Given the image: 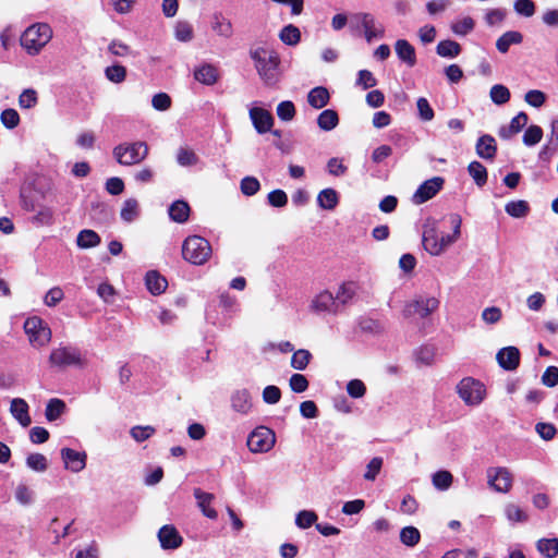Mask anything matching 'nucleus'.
I'll use <instances>...</instances> for the list:
<instances>
[{"instance_id": "obj_1", "label": "nucleus", "mask_w": 558, "mask_h": 558, "mask_svg": "<svg viewBox=\"0 0 558 558\" xmlns=\"http://www.w3.org/2000/svg\"><path fill=\"white\" fill-rule=\"evenodd\" d=\"M452 232L450 234L442 233L436 220L429 219L423 226L422 243L424 250L432 256H439L454 244L461 235L462 219L459 215L450 216Z\"/></svg>"}, {"instance_id": "obj_2", "label": "nucleus", "mask_w": 558, "mask_h": 558, "mask_svg": "<svg viewBox=\"0 0 558 558\" xmlns=\"http://www.w3.org/2000/svg\"><path fill=\"white\" fill-rule=\"evenodd\" d=\"M250 57L264 84L275 86L280 80L279 54L274 49L260 46L251 49Z\"/></svg>"}, {"instance_id": "obj_3", "label": "nucleus", "mask_w": 558, "mask_h": 558, "mask_svg": "<svg viewBox=\"0 0 558 558\" xmlns=\"http://www.w3.org/2000/svg\"><path fill=\"white\" fill-rule=\"evenodd\" d=\"M52 28L47 23L28 26L21 36V46L31 56L38 54L52 38Z\"/></svg>"}, {"instance_id": "obj_4", "label": "nucleus", "mask_w": 558, "mask_h": 558, "mask_svg": "<svg viewBox=\"0 0 558 558\" xmlns=\"http://www.w3.org/2000/svg\"><path fill=\"white\" fill-rule=\"evenodd\" d=\"M148 150V145L145 142H124L113 148L112 155L121 166H134L147 157Z\"/></svg>"}, {"instance_id": "obj_5", "label": "nucleus", "mask_w": 558, "mask_h": 558, "mask_svg": "<svg viewBox=\"0 0 558 558\" xmlns=\"http://www.w3.org/2000/svg\"><path fill=\"white\" fill-rule=\"evenodd\" d=\"M210 243L203 236H187L182 244L183 258L193 265H204L211 256Z\"/></svg>"}, {"instance_id": "obj_6", "label": "nucleus", "mask_w": 558, "mask_h": 558, "mask_svg": "<svg viewBox=\"0 0 558 558\" xmlns=\"http://www.w3.org/2000/svg\"><path fill=\"white\" fill-rule=\"evenodd\" d=\"M456 391L459 398L468 407H478L483 403L487 396L485 385L473 377L462 378L458 383Z\"/></svg>"}, {"instance_id": "obj_7", "label": "nucleus", "mask_w": 558, "mask_h": 558, "mask_svg": "<svg viewBox=\"0 0 558 558\" xmlns=\"http://www.w3.org/2000/svg\"><path fill=\"white\" fill-rule=\"evenodd\" d=\"M49 363L52 367L58 368H83L86 365V359L83 356L81 350L75 347L59 345L51 350Z\"/></svg>"}, {"instance_id": "obj_8", "label": "nucleus", "mask_w": 558, "mask_h": 558, "mask_svg": "<svg viewBox=\"0 0 558 558\" xmlns=\"http://www.w3.org/2000/svg\"><path fill=\"white\" fill-rule=\"evenodd\" d=\"M23 327L28 342L35 349H41L50 342L52 337L51 329L40 317H28L24 322Z\"/></svg>"}, {"instance_id": "obj_9", "label": "nucleus", "mask_w": 558, "mask_h": 558, "mask_svg": "<svg viewBox=\"0 0 558 558\" xmlns=\"http://www.w3.org/2000/svg\"><path fill=\"white\" fill-rule=\"evenodd\" d=\"M439 300L429 295H417L409 301L402 311L405 318L417 315L421 318H426L432 315L439 307Z\"/></svg>"}, {"instance_id": "obj_10", "label": "nucleus", "mask_w": 558, "mask_h": 558, "mask_svg": "<svg viewBox=\"0 0 558 558\" xmlns=\"http://www.w3.org/2000/svg\"><path fill=\"white\" fill-rule=\"evenodd\" d=\"M351 25L362 27L364 31L365 39L371 43L375 38H381L385 33L384 26L375 19V16L367 12H359L351 15Z\"/></svg>"}, {"instance_id": "obj_11", "label": "nucleus", "mask_w": 558, "mask_h": 558, "mask_svg": "<svg viewBox=\"0 0 558 558\" xmlns=\"http://www.w3.org/2000/svg\"><path fill=\"white\" fill-rule=\"evenodd\" d=\"M276 442L275 433L264 426L255 428L247 437V447L253 453L270 451Z\"/></svg>"}, {"instance_id": "obj_12", "label": "nucleus", "mask_w": 558, "mask_h": 558, "mask_svg": "<svg viewBox=\"0 0 558 558\" xmlns=\"http://www.w3.org/2000/svg\"><path fill=\"white\" fill-rule=\"evenodd\" d=\"M487 484L497 493L506 494L512 488V473L504 466H492L486 471Z\"/></svg>"}, {"instance_id": "obj_13", "label": "nucleus", "mask_w": 558, "mask_h": 558, "mask_svg": "<svg viewBox=\"0 0 558 558\" xmlns=\"http://www.w3.org/2000/svg\"><path fill=\"white\" fill-rule=\"evenodd\" d=\"M444 182L441 177H434L423 182L413 194V203L421 205L433 198L442 189Z\"/></svg>"}, {"instance_id": "obj_14", "label": "nucleus", "mask_w": 558, "mask_h": 558, "mask_svg": "<svg viewBox=\"0 0 558 558\" xmlns=\"http://www.w3.org/2000/svg\"><path fill=\"white\" fill-rule=\"evenodd\" d=\"M64 468L73 473H80L86 468L87 454L85 451H76L71 448L60 450Z\"/></svg>"}, {"instance_id": "obj_15", "label": "nucleus", "mask_w": 558, "mask_h": 558, "mask_svg": "<svg viewBox=\"0 0 558 558\" xmlns=\"http://www.w3.org/2000/svg\"><path fill=\"white\" fill-rule=\"evenodd\" d=\"M338 305L336 295L324 290L313 298L310 307L315 313H336Z\"/></svg>"}, {"instance_id": "obj_16", "label": "nucleus", "mask_w": 558, "mask_h": 558, "mask_svg": "<svg viewBox=\"0 0 558 558\" xmlns=\"http://www.w3.org/2000/svg\"><path fill=\"white\" fill-rule=\"evenodd\" d=\"M248 114L257 133L265 134L271 130L274 118L268 110L259 107H251Z\"/></svg>"}, {"instance_id": "obj_17", "label": "nucleus", "mask_w": 558, "mask_h": 558, "mask_svg": "<svg viewBox=\"0 0 558 558\" xmlns=\"http://www.w3.org/2000/svg\"><path fill=\"white\" fill-rule=\"evenodd\" d=\"M499 366L506 371H514L520 363V351L515 347H506L496 355Z\"/></svg>"}, {"instance_id": "obj_18", "label": "nucleus", "mask_w": 558, "mask_h": 558, "mask_svg": "<svg viewBox=\"0 0 558 558\" xmlns=\"http://www.w3.org/2000/svg\"><path fill=\"white\" fill-rule=\"evenodd\" d=\"M158 538L163 549H175L182 544V537L172 525L162 526L158 532Z\"/></svg>"}, {"instance_id": "obj_19", "label": "nucleus", "mask_w": 558, "mask_h": 558, "mask_svg": "<svg viewBox=\"0 0 558 558\" xmlns=\"http://www.w3.org/2000/svg\"><path fill=\"white\" fill-rule=\"evenodd\" d=\"M10 413L23 426L28 427L32 423L29 407L22 398H14L10 404Z\"/></svg>"}, {"instance_id": "obj_20", "label": "nucleus", "mask_w": 558, "mask_h": 558, "mask_svg": "<svg viewBox=\"0 0 558 558\" xmlns=\"http://www.w3.org/2000/svg\"><path fill=\"white\" fill-rule=\"evenodd\" d=\"M478 157L487 160H493L497 153L495 138L492 135H482L475 146Z\"/></svg>"}, {"instance_id": "obj_21", "label": "nucleus", "mask_w": 558, "mask_h": 558, "mask_svg": "<svg viewBox=\"0 0 558 558\" xmlns=\"http://www.w3.org/2000/svg\"><path fill=\"white\" fill-rule=\"evenodd\" d=\"M194 78L207 86L214 85L219 78V72L216 66L204 63L194 71Z\"/></svg>"}, {"instance_id": "obj_22", "label": "nucleus", "mask_w": 558, "mask_h": 558, "mask_svg": "<svg viewBox=\"0 0 558 558\" xmlns=\"http://www.w3.org/2000/svg\"><path fill=\"white\" fill-rule=\"evenodd\" d=\"M395 50L398 58L408 66L412 68L416 63L414 47L405 39H398L395 44Z\"/></svg>"}, {"instance_id": "obj_23", "label": "nucleus", "mask_w": 558, "mask_h": 558, "mask_svg": "<svg viewBox=\"0 0 558 558\" xmlns=\"http://www.w3.org/2000/svg\"><path fill=\"white\" fill-rule=\"evenodd\" d=\"M527 114L525 112H519L512 118L508 126H501L498 134L504 140H509L514 134L519 133L527 123Z\"/></svg>"}, {"instance_id": "obj_24", "label": "nucleus", "mask_w": 558, "mask_h": 558, "mask_svg": "<svg viewBox=\"0 0 558 558\" xmlns=\"http://www.w3.org/2000/svg\"><path fill=\"white\" fill-rule=\"evenodd\" d=\"M231 407L241 414H247L252 408L250 392L246 389L235 390L231 396Z\"/></svg>"}, {"instance_id": "obj_25", "label": "nucleus", "mask_w": 558, "mask_h": 558, "mask_svg": "<svg viewBox=\"0 0 558 558\" xmlns=\"http://www.w3.org/2000/svg\"><path fill=\"white\" fill-rule=\"evenodd\" d=\"M360 290V286L356 281H344L342 282L336 293L338 304H348L352 301Z\"/></svg>"}, {"instance_id": "obj_26", "label": "nucleus", "mask_w": 558, "mask_h": 558, "mask_svg": "<svg viewBox=\"0 0 558 558\" xmlns=\"http://www.w3.org/2000/svg\"><path fill=\"white\" fill-rule=\"evenodd\" d=\"M194 497L197 500V505L201 508L203 514L209 519L217 518V511L210 507L211 501L214 500V495L209 493H205L199 488L194 489Z\"/></svg>"}, {"instance_id": "obj_27", "label": "nucleus", "mask_w": 558, "mask_h": 558, "mask_svg": "<svg viewBox=\"0 0 558 558\" xmlns=\"http://www.w3.org/2000/svg\"><path fill=\"white\" fill-rule=\"evenodd\" d=\"M330 95L326 87L317 86L307 94V102L314 109H322L329 102Z\"/></svg>"}, {"instance_id": "obj_28", "label": "nucleus", "mask_w": 558, "mask_h": 558, "mask_svg": "<svg viewBox=\"0 0 558 558\" xmlns=\"http://www.w3.org/2000/svg\"><path fill=\"white\" fill-rule=\"evenodd\" d=\"M145 282L148 291L154 295H159L165 292L168 286L166 278L155 270H150L146 274Z\"/></svg>"}, {"instance_id": "obj_29", "label": "nucleus", "mask_w": 558, "mask_h": 558, "mask_svg": "<svg viewBox=\"0 0 558 558\" xmlns=\"http://www.w3.org/2000/svg\"><path fill=\"white\" fill-rule=\"evenodd\" d=\"M213 31L220 37L230 38L233 35V26L229 19L221 13H216L211 22Z\"/></svg>"}, {"instance_id": "obj_30", "label": "nucleus", "mask_w": 558, "mask_h": 558, "mask_svg": "<svg viewBox=\"0 0 558 558\" xmlns=\"http://www.w3.org/2000/svg\"><path fill=\"white\" fill-rule=\"evenodd\" d=\"M317 204L325 210H333L339 204V194L335 189L327 187L317 195Z\"/></svg>"}, {"instance_id": "obj_31", "label": "nucleus", "mask_w": 558, "mask_h": 558, "mask_svg": "<svg viewBox=\"0 0 558 558\" xmlns=\"http://www.w3.org/2000/svg\"><path fill=\"white\" fill-rule=\"evenodd\" d=\"M140 214L141 207L136 198L131 197L123 202L120 210V217L124 222H133L140 217Z\"/></svg>"}, {"instance_id": "obj_32", "label": "nucleus", "mask_w": 558, "mask_h": 558, "mask_svg": "<svg viewBox=\"0 0 558 558\" xmlns=\"http://www.w3.org/2000/svg\"><path fill=\"white\" fill-rule=\"evenodd\" d=\"M523 40V36L520 32L509 31L502 34L496 41V47L499 52L506 53L511 45H519Z\"/></svg>"}, {"instance_id": "obj_33", "label": "nucleus", "mask_w": 558, "mask_h": 558, "mask_svg": "<svg viewBox=\"0 0 558 558\" xmlns=\"http://www.w3.org/2000/svg\"><path fill=\"white\" fill-rule=\"evenodd\" d=\"M65 402L59 398H52L48 401L45 410V417L48 422L59 420L65 412Z\"/></svg>"}, {"instance_id": "obj_34", "label": "nucleus", "mask_w": 558, "mask_h": 558, "mask_svg": "<svg viewBox=\"0 0 558 558\" xmlns=\"http://www.w3.org/2000/svg\"><path fill=\"white\" fill-rule=\"evenodd\" d=\"M100 244V236L97 232L90 229H84L78 232L76 236V245L80 248L86 250L96 247Z\"/></svg>"}, {"instance_id": "obj_35", "label": "nucleus", "mask_w": 558, "mask_h": 558, "mask_svg": "<svg viewBox=\"0 0 558 558\" xmlns=\"http://www.w3.org/2000/svg\"><path fill=\"white\" fill-rule=\"evenodd\" d=\"M171 220L183 223L189 219L190 206L183 201H175L168 209Z\"/></svg>"}, {"instance_id": "obj_36", "label": "nucleus", "mask_w": 558, "mask_h": 558, "mask_svg": "<svg viewBox=\"0 0 558 558\" xmlns=\"http://www.w3.org/2000/svg\"><path fill=\"white\" fill-rule=\"evenodd\" d=\"M339 123L338 113L332 109H326L317 118L318 126L324 131L333 130Z\"/></svg>"}, {"instance_id": "obj_37", "label": "nucleus", "mask_w": 558, "mask_h": 558, "mask_svg": "<svg viewBox=\"0 0 558 558\" xmlns=\"http://www.w3.org/2000/svg\"><path fill=\"white\" fill-rule=\"evenodd\" d=\"M279 38L288 46H296L301 41V32L295 25L289 24L282 27Z\"/></svg>"}, {"instance_id": "obj_38", "label": "nucleus", "mask_w": 558, "mask_h": 558, "mask_svg": "<svg viewBox=\"0 0 558 558\" xmlns=\"http://www.w3.org/2000/svg\"><path fill=\"white\" fill-rule=\"evenodd\" d=\"M453 483L452 474L447 470H440L432 475V484L437 490H448Z\"/></svg>"}, {"instance_id": "obj_39", "label": "nucleus", "mask_w": 558, "mask_h": 558, "mask_svg": "<svg viewBox=\"0 0 558 558\" xmlns=\"http://www.w3.org/2000/svg\"><path fill=\"white\" fill-rule=\"evenodd\" d=\"M505 211L513 218H523L527 216L530 206L529 203L523 199L511 201L506 204Z\"/></svg>"}, {"instance_id": "obj_40", "label": "nucleus", "mask_w": 558, "mask_h": 558, "mask_svg": "<svg viewBox=\"0 0 558 558\" xmlns=\"http://www.w3.org/2000/svg\"><path fill=\"white\" fill-rule=\"evenodd\" d=\"M536 548L545 558H554L558 555V538H541Z\"/></svg>"}, {"instance_id": "obj_41", "label": "nucleus", "mask_w": 558, "mask_h": 558, "mask_svg": "<svg viewBox=\"0 0 558 558\" xmlns=\"http://www.w3.org/2000/svg\"><path fill=\"white\" fill-rule=\"evenodd\" d=\"M436 51L442 58H456L461 52V46L453 40H442L438 43Z\"/></svg>"}, {"instance_id": "obj_42", "label": "nucleus", "mask_w": 558, "mask_h": 558, "mask_svg": "<svg viewBox=\"0 0 558 558\" xmlns=\"http://www.w3.org/2000/svg\"><path fill=\"white\" fill-rule=\"evenodd\" d=\"M468 172L478 186H484L487 182V170L478 161H472L468 166Z\"/></svg>"}, {"instance_id": "obj_43", "label": "nucleus", "mask_w": 558, "mask_h": 558, "mask_svg": "<svg viewBox=\"0 0 558 558\" xmlns=\"http://www.w3.org/2000/svg\"><path fill=\"white\" fill-rule=\"evenodd\" d=\"M435 355L436 349L432 345H422L414 352L416 363L425 366H429L434 363Z\"/></svg>"}, {"instance_id": "obj_44", "label": "nucleus", "mask_w": 558, "mask_h": 558, "mask_svg": "<svg viewBox=\"0 0 558 558\" xmlns=\"http://www.w3.org/2000/svg\"><path fill=\"white\" fill-rule=\"evenodd\" d=\"M504 511L507 520L511 523H523L529 519L525 511L515 504H507Z\"/></svg>"}, {"instance_id": "obj_45", "label": "nucleus", "mask_w": 558, "mask_h": 558, "mask_svg": "<svg viewBox=\"0 0 558 558\" xmlns=\"http://www.w3.org/2000/svg\"><path fill=\"white\" fill-rule=\"evenodd\" d=\"M198 160V156L189 147H180L177 151V162L182 167L195 166Z\"/></svg>"}, {"instance_id": "obj_46", "label": "nucleus", "mask_w": 558, "mask_h": 558, "mask_svg": "<svg viewBox=\"0 0 558 558\" xmlns=\"http://www.w3.org/2000/svg\"><path fill=\"white\" fill-rule=\"evenodd\" d=\"M312 354L308 350L300 349L295 351L291 357V367L298 371H303L307 367Z\"/></svg>"}, {"instance_id": "obj_47", "label": "nucleus", "mask_w": 558, "mask_h": 558, "mask_svg": "<svg viewBox=\"0 0 558 558\" xmlns=\"http://www.w3.org/2000/svg\"><path fill=\"white\" fill-rule=\"evenodd\" d=\"M174 36L179 41H191L193 39V26L186 21L177 22L174 27Z\"/></svg>"}, {"instance_id": "obj_48", "label": "nucleus", "mask_w": 558, "mask_h": 558, "mask_svg": "<svg viewBox=\"0 0 558 558\" xmlns=\"http://www.w3.org/2000/svg\"><path fill=\"white\" fill-rule=\"evenodd\" d=\"M489 96L494 104L500 106L509 101L510 92L505 85L496 84L490 88Z\"/></svg>"}, {"instance_id": "obj_49", "label": "nucleus", "mask_w": 558, "mask_h": 558, "mask_svg": "<svg viewBox=\"0 0 558 558\" xmlns=\"http://www.w3.org/2000/svg\"><path fill=\"white\" fill-rule=\"evenodd\" d=\"M38 102L37 92L33 88L24 89L19 96V106L22 109H32Z\"/></svg>"}, {"instance_id": "obj_50", "label": "nucleus", "mask_w": 558, "mask_h": 558, "mask_svg": "<svg viewBox=\"0 0 558 558\" xmlns=\"http://www.w3.org/2000/svg\"><path fill=\"white\" fill-rule=\"evenodd\" d=\"M384 460L380 457H374L366 465V471L363 475L364 480L373 482L376 480L383 468Z\"/></svg>"}, {"instance_id": "obj_51", "label": "nucleus", "mask_w": 558, "mask_h": 558, "mask_svg": "<svg viewBox=\"0 0 558 558\" xmlns=\"http://www.w3.org/2000/svg\"><path fill=\"white\" fill-rule=\"evenodd\" d=\"M420 538L421 534L414 526H405L400 532V541L407 546H415Z\"/></svg>"}, {"instance_id": "obj_52", "label": "nucleus", "mask_w": 558, "mask_h": 558, "mask_svg": "<svg viewBox=\"0 0 558 558\" xmlns=\"http://www.w3.org/2000/svg\"><path fill=\"white\" fill-rule=\"evenodd\" d=\"M26 465L33 471L45 472L48 468V461L41 453H32L26 458Z\"/></svg>"}, {"instance_id": "obj_53", "label": "nucleus", "mask_w": 558, "mask_h": 558, "mask_svg": "<svg viewBox=\"0 0 558 558\" xmlns=\"http://www.w3.org/2000/svg\"><path fill=\"white\" fill-rule=\"evenodd\" d=\"M1 123L9 130L15 129L20 124V114L15 109H4L0 114Z\"/></svg>"}, {"instance_id": "obj_54", "label": "nucleus", "mask_w": 558, "mask_h": 558, "mask_svg": "<svg viewBox=\"0 0 558 558\" xmlns=\"http://www.w3.org/2000/svg\"><path fill=\"white\" fill-rule=\"evenodd\" d=\"M107 80L112 83H122L126 77V69L123 65L114 64L105 70Z\"/></svg>"}, {"instance_id": "obj_55", "label": "nucleus", "mask_w": 558, "mask_h": 558, "mask_svg": "<svg viewBox=\"0 0 558 558\" xmlns=\"http://www.w3.org/2000/svg\"><path fill=\"white\" fill-rule=\"evenodd\" d=\"M543 137V130L538 125H530L523 135V143L526 146H534L541 142Z\"/></svg>"}, {"instance_id": "obj_56", "label": "nucleus", "mask_w": 558, "mask_h": 558, "mask_svg": "<svg viewBox=\"0 0 558 558\" xmlns=\"http://www.w3.org/2000/svg\"><path fill=\"white\" fill-rule=\"evenodd\" d=\"M317 521V514L312 510H302L296 514L295 524L300 529H308Z\"/></svg>"}, {"instance_id": "obj_57", "label": "nucleus", "mask_w": 558, "mask_h": 558, "mask_svg": "<svg viewBox=\"0 0 558 558\" xmlns=\"http://www.w3.org/2000/svg\"><path fill=\"white\" fill-rule=\"evenodd\" d=\"M37 226H50L53 223V211L49 207H41L32 218Z\"/></svg>"}, {"instance_id": "obj_58", "label": "nucleus", "mask_w": 558, "mask_h": 558, "mask_svg": "<svg viewBox=\"0 0 558 558\" xmlns=\"http://www.w3.org/2000/svg\"><path fill=\"white\" fill-rule=\"evenodd\" d=\"M513 9L517 14L524 17H531L535 13V3L532 0H515Z\"/></svg>"}, {"instance_id": "obj_59", "label": "nucleus", "mask_w": 558, "mask_h": 558, "mask_svg": "<svg viewBox=\"0 0 558 558\" xmlns=\"http://www.w3.org/2000/svg\"><path fill=\"white\" fill-rule=\"evenodd\" d=\"M15 499L19 504L23 506H28L34 500V493L25 484H20L15 488Z\"/></svg>"}, {"instance_id": "obj_60", "label": "nucleus", "mask_w": 558, "mask_h": 558, "mask_svg": "<svg viewBox=\"0 0 558 558\" xmlns=\"http://www.w3.org/2000/svg\"><path fill=\"white\" fill-rule=\"evenodd\" d=\"M277 116L282 121H291L295 116V107L292 101L284 100L277 106Z\"/></svg>"}, {"instance_id": "obj_61", "label": "nucleus", "mask_w": 558, "mask_h": 558, "mask_svg": "<svg viewBox=\"0 0 558 558\" xmlns=\"http://www.w3.org/2000/svg\"><path fill=\"white\" fill-rule=\"evenodd\" d=\"M347 392L351 398L359 399L365 396L366 386L361 379H351L347 384Z\"/></svg>"}, {"instance_id": "obj_62", "label": "nucleus", "mask_w": 558, "mask_h": 558, "mask_svg": "<svg viewBox=\"0 0 558 558\" xmlns=\"http://www.w3.org/2000/svg\"><path fill=\"white\" fill-rule=\"evenodd\" d=\"M130 434L135 441L142 442L155 434V428L149 425L134 426L131 428Z\"/></svg>"}, {"instance_id": "obj_63", "label": "nucleus", "mask_w": 558, "mask_h": 558, "mask_svg": "<svg viewBox=\"0 0 558 558\" xmlns=\"http://www.w3.org/2000/svg\"><path fill=\"white\" fill-rule=\"evenodd\" d=\"M259 187V181L254 177H245L241 181V191L246 196L255 195Z\"/></svg>"}, {"instance_id": "obj_64", "label": "nucleus", "mask_w": 558, "mask_h": 558, "mask_svg": "<svg viewBox=\"0 0 558 558\" xmlns=\"http://www.w3.org/2000/svg\"><path fill=\"white\" fill-rule=\"evenodd\" d=\"M377 80L368 70H361L357 73L356 85L363 89H368L376 86Z\"/></svg>"}]
</instances>
